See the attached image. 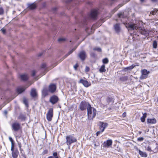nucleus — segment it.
Here are the masks:
<instances>
[{"mask_svg": "<svg viewBox=\"0 0 158 158\" xmlns=\"http://www.w3.org/2000/svg\"><path fill=\"white\" fill-rule=\"evenodd\" d=\"M87 115L89 120H92L96 114L97 111L94 108L91 106L87 108Z\"/></svg>", "mask_w": 158, "mask_h": 158, "instance_id": "f257e3e1", "label": "nucleus"}, {"mask_svg": "<svg viewBox=\"0 0 158 158\" xmlns=\"http://www.w3.org/2000/svg\"><path fill=\"white\" fill-rule=\"evenodd\" d=\"M66 143L67 145L70 147L71 144L77 141V139L73 136L70 135L66 137Z\"/></svg>", "mask_w": 158, "mask_h": 158, "instance_id": "f03ea898", "label": "nucleus"}, {"mask_svg": "<svg viewBox=\"0 0 158 158\" xmlns=\"http://www.w3.org/2000/svg\"><path fill=\"white\" fill-rule=\"evenodd\" d=\"M126 27L128 28L129 30H137L139 29V27L137 25L133 23H124Z\"/></svg>", "mask_w": 158, "mask_h": 158, "instance_id": "7ed1b4c3", "label": "nucleus"}, {"mask_svg": "<svg viewBox=\"0 0 158 158\" xmlns=\"http://www.w3.org/2000/svg\"><path fill=\"white\" fill-rule=\"evenodd\" d=\"M11 127L12 130L15 131H17L21 128L20 123L16 121L11 124Z\"/></svg>", "mask_w": 158, "mask_h": 158, "instance_id": "20e7f679", "label": "nucleus"}, {"mask_svg": "<svg viewBox=\"0 0 158 158\" xmlns=\"http://www.w3.org/2000/svg\"><path fill=\"white\" fill-rule=\"evenodd\" d=\"M91 106L88 102L85 101H82L80 103L79 105V108L81 111H83L86 110V108L87 110L88 107H89Z\"/></svg>", "mask_w": 158, "mask_h": 158, "instance_id": "39448f33", "label": "nucleus"}, {"mask_svg": "<svg viewBox=\"0 0 158 158\" xmlns=\"http://www.w3.org/2000/svg\"><path fill=\"white\" fill-rule=\"evenodd\" d=\"M77 56L81 61H84L85 60L87 56L85 52L82 50L79 52Z\"/></svg>", "mask_w": 158, "mask_h": 158, "instance_id": "423d86ee", "label": "nucleus"}, {"mask_svg": "<svg viewBox=\"0 0 158 158\" xmlns=\"http://www.w3.org/2000/svg\"><path fill=\"white\" fill-rule=\"evenodd\" d=\"M53 116V110L52 108H50L46 114L47 119L48 121H51Z\"/></svg>", "mask_w": 158, "mask_h": 158, "instance_id": "0eeeda50", "label": "nucleus"}, {"mask_svg": "<svg viewBox=\"0 0 158 158\" xmlns=\"http://www.w3.org/2000/svg\"><path fill=\"white\" fill-rule=\"evenodd\" d=\"M100 129L102 131V132H103L105 128L108 126V124L106 123L100 121L99 124Z\"/></svg>", "mask_w": 158, "mask_h": 158, "instance_id": "6e6552de", "label": "nucleus"}, {"mask_svg": "<svg viewBox=\"0 0 158 158\" xmlns=\"http://www.w3.org/2000/svg\"><path fill=\"white\" fill-rule=\"evenodd\" d=\"M59 100V98L56 95H53L50 98L49 102L53 105L56 103Z\"/></svg>", "mask_w": 158, "mask_h": 158, "instance_id": "1a4fd4ad", "label": "nucleus"}, {"mask_svg": "<svg viewBox=\"0 0 158 158\" xmlns=\"http://www.w3.org/2000/svg\"><path fill=\"white\" fill-rule=\"evenodd\" d=\"M56 85L55 84H51L48 86L49 92L51 93H54L56 89Z\"/></svg>", "mask_w": 158, "mask_h": 158, "instance_id": "9d476101", "label": "nucleus"}, {"mask_svg": "<svg viewBox=\"0 0 158 158\" xmlns=\"http://www.w3.org/2000/svg\"><path fill=\"white\" fill-rule=\"evenodd\" d=\"M112 144V141L111 139H109L104 142L103 143V147L105 148H108L111 146Z\"/></svg>", "mask_w": 158, "mask_h": 158, "instance_id": "9b49d317", "label": "nucleus"}, {"mask_svg": "<svg viewBox=\"0 0 158 158\" xmlns=\"http://www.w3.org/2000/svg\"><path fill=\"white\" fill-rule=\"evenodd\" d=\"M79 83H81L85 87H87L90 85V83L89 82L87 81L81 79H80L79 81Z\"/></svg>", "mask_w": 158, "mask_h": 158, "instance_id": "f8f14e48", "label": "nucleus"}, {"mask_svg": "<svg viewBox=\"0 0 158 158\" xmlns=\"http://www.w3.org/2000/svg\"><path fill=\"white\" fill-rule=\"evenodd\" d=\"M98 14V11L96 10H94L91 11V14L90 15V17L92 19H95Z\"/></svg>", "mask_w": 158, "mask_h": 158, "instance_id": "ddd939ff", "label": "nucleus"}, {"mask_svg": "<svg viewBox=\"0 0 158 158\" xmlns=\"http://www.w3.org/2000/svg\"><path fill=\"white\" fill-rule=\"evenodd\" d=\"M148 73V72L146 69H144L142 71V75L140 77V79H143L146 78L147 76V75Z\"/></svg>", "mask_w": 158, "mask_h": 158, "instance_id": "4468645a", "label": "nucleus"}, {"mask_svg": "<svg viewBox=\"0 0 158 158\" xmlns=\"http://www.w3.org/2000/svg\"><path fill=\"white\" fill-rule=\"evenodd\" d=\"M114 28L117 33H119L121 31L120 24L119 23H116L114 26Z\"/></svg>", "mask_w": 158, "mask_h": 158, "instance_id": "2eb2a0df", "label": "nucleus"}, {"mask_svg": "<svg viewBox=\"0 0 158 158\" xmlns=\"http://www.w3.org/2000/svg\"><path fill=\"white\" fill-rule=\"evenodd\" d=\"M21 79L24 81L27 80L29 78L28 75L26 74H23L20 76Z\"/></svg>", "mask_w": 158, "mask_h": 158, "instance_id": "dca6fc26", "label": "nucleus"}, {"mask_svg": "<svg viewBox=\"0 0 158 158\" xmlns=\"http://www.w3.org/2000/svg\"><path fill=\"white\" fill-rule=\"evenodd\" d=\"M31 96L33 98H35L37 96V94L36 90L35 89H32L31 92Z\"/></svg>", "mask_w": 158, "mask_h": 158, "instance_id": "f3484780", "label": "nucleus"}, {"mask_svg": "<svg viewBox=\"0 0 158 158\" xmlns=\"http://www.w3.org/2000/svg\"><path fill=\"white\" fill-rule=\"evenodd\" d=\"M12 156L13 158H16L17 157L19 154V151L17 149L15 150L12 151Z\"/></svg>", "mask_w": 158, "mask_h": 158, "instance_id": "a211bd4d", "label": "nucleus"}, {"mask_svg": "<svg viewBox=\"0 0 158 158\" xmlns=\"http://www.w3.org/2000/svg\"><path fill=\"white\" fill-rule=\"evenodd\" d=\"M77 47L76 48H73L71 50H70L67 54H66L65 56L63 57V58L61 59V61L63 60L64 59L67 57L68 56L71 54L76 49Z\"/></svg>", "mask_w": 158, "mask_h": 158, "instance_id": "6ab92c4d", "label": "nucleus"}, {"mask_svg": "<svg viewBox=\"0 0 158 158\" xmlns=\"http://www.w3.org/2000/svg\"><path fill=\"white\" fill-rule=\"evenodd\" d=\"M27 87H22L18 88L17 89V92L19 94H21L23 92Z\"/></svg>", "mask_w": 158, "mask_h": 158, "instance_id": "aec40b11", "label": "nucleus"}, {"mask_svg": "<svg viewBox=\"0 0 158 158\" xmlns=\"http://www.w3.org/2000/svg\"><path fill=\"white\" fill-rule=\"evenodd\" d=\"M48 91H49L48 89L46 87L44 88L42 91L43 95L45 97L46 96L48 95Z\"/></svg>", "mask_w": 158, "mask_h": 158, "instance_id": "412c9836", "label": "nucleus"}, {"mask_svg": "<svg viewBox=\"0 0 158 158\" xmlns=\"http://www.w3.org/2000/svg\"><path fill=\"white\" fill-rule=\"evenodd\" d=\"M106 101L108 104L112 103L111 104H112L114 102V99L112 98L109 97L106 98Z\"/></svg>", "mask_w": 158, "mask_h": 158, "instance_id": "4be33fe9", "label": "nucleus"}, {"mask_svg": "<svg viewBox=\"0 0 158 158\" xmlns=\"http://www.w3.org/2000/svg\"><path fill=\"white\" fill-rule=\"evenodd\" d=\"M137 150L139 151V154L142 157H147V155L145 152H143L140 150H138V149H137Z\"/></svg>", "mask_w": 158, "mask_h": 158, "instance_id": "5701e85b", "label": "nucleus"}, {"mask_svg": "<svg viewBox=\"0 0 158 158\" xmlns=\"http://www.w3.org/2000/svg\"><path fill=\"white\" fill-rule=\"evenodd\" d=\"M147 122L148 123L154 124L156 123V120L154 118L152 119L148 118L147 120Z\"/></svg>", "mask_w": 158, "mask_h": 158, "instance_id": "b1692460", "label": "nucleus"}, {"mask_svg": "<svg viewBox=\"0 0 158 158\" xmlns=\"http://www.w3.org/2000/svg\"><path fill=\"white\" fill-rule=\"evenodd\" d=\"M36 7V6L34 3L28 4V7L30 9L33 10L35 9Z\"/></svg>", "mask_w": 158, "mask_h": 158, "instance_id": "393cba45", "label": "nucleus"}, {"mask_svg": "<svg viewBox=\"0 0 158 158\" xmlns=\"http://www.w3.org/2000/svg\"><path fill=\"white\" fill-rule=\"evenodd\" d=\"M118 17L119 18H125L127 17V16L124 15L123 12H121L118 14Z\"/></svg>", "mask_w": 158, "mask_h": 158, "instance_id": "a878e982", "label": "nucleus"}, {"mask_svg": "<svg viewBox=\"0 0 158 158\" xmlns=\"http://www.w3.org/2000/svg\"><path fill=\"white\" fill-rule=\"evenodd\" d=\"M105 65L104 64L102 65L99 69V72L101 73L105 72L106 71V69H105Z\"/></svg>", "mask_w": 158, "mask_h": 158, "instance_id": "bb28decb", "label": "nucleus"}, {"mask_svg": "<svg viewBox=\"0 0 158 158\" xmlns=\"http://www.w3.org/2000/svg\"><path fill=\"white\" fill-rule=\"evenodd\" d=\"M26 117L24 115L22 114H20L18 117V118L21 120V121L24 120Z\"/></svg>", "mask_w": 158, "mask_h": 158, "instance_id": "cd10ccee", "label": "nucleus"}, {"mask_svg": "<svg viewBox=\"0 0 158 158\" xmlns=\"http://www.w3.org/2000/svg\"><path fill=\"white\" fill-rule=\"evenodd\" d=\"M147 117V113H145L143 114V116L141 118L140 120L142 122H144L145 120V118Z\"/></svg>", "mask_w": 158, "mask_h": 158, "instance_id": "c85d7f7f", "label": "nucleus"}, {"mask_svg": "<svg viewBox=\"0 0 158 158\" xmlns=\"http://www.w3.org/2000/svg\"><path fill=\"white\" fill-rule=\"evenodd\" d=\"M102 62L104 64H107L109 62V60L107 58H105L102 60Z\"/></svg>", "mask_w": 158, "mask_h": 158, "instance_id": "c756f323", "label": "nucleus"}, {"mask_svg": "<svg viewBox=\"0 0 158 158\" xmlns=\"http://www.w3.org/2000/svg\"><path fill=\"white\" fill-rule=\"evenodd\" d=\"M23 102L24 104L27 107L28 106L27 100L25 98H24Z\"/></svg>", "mask_w": 158, "mask_h": 158, "instance_id": "7c9ffc66", "label": "nucleus"}, {"mask_svg": "<svg viewBox=\"0 0 158 158\" xmlns=\"http://www.w3.org/2000/svg\"><path fill=\"white\" fill-rule=\"evenodd\" d=\"M153 48H156L157 47V43L156 41H153Z\"/></svg>", "mask_w": 158, "mask_h": 158, "instance_id": "2f4dec72", "label": "nucleus"}, {"mask_svg": "<svg viewBox=\"0 0 158 158\" xmlns=\"http://www.w3.org/2000/svg\"><path fill=\"white\" fill-rule=\"evenodd\" d=\"M94 50L97 51L98 52H101L102 51V50L101 48H93Z\"/></svg>", "mask_w": 158, "mask_h": 158, "instance_id": "473e14b6", "label": "nucleus"}, {"mask_svg": "<svg viewBox=\"0 0 158 158\" xmlns=\"http://www.w3.org/2000/svg\"><path fill=\"white\" fill-rule=\"evenodd\" d=\"M135 66V65L133 66V65H131L128 67H127L125 68V69H127L128 70H131V69H133Z\"/></svg>", "mask_w": 158, "mask_h": 158, "instance_id": "72a5a7b5", "label": "nucleus"}, {"mask_svg": "<svg viewBox=\"0 0 158 158\" xmlns=\"http://www.w3.org/2000/svg\"><path fill=\"white\" fill-rule=\"evenodd\" d=\"M58 41L59 42L64 41L65 40V39L64 38H60L58 39Z\"/></svg>", "mask_w": 158, "mask_h": 158, "instance_id": "f704fd0d", "label": "nucleus"}, {"mask_svg": "<svg viewBox=\"0 0 158 158\" xmlns=\"http://www.w3.org/2000/svg\"><path fill=\"white\" fill-rule=\"evenodd\" d=\"M119 8V7H116L112 11V14H114L115 12Z\"/></svg>", "mask_w": 158, "mask_h": 158, "instance_id": "c9c22d12", "label": "nucleus"}, {"mask_svg": "<svg viewBox=\"0 0 158 158\" xmlns=\"http://www.w3.org/2000/svg\"><path fill=\"white\" fill-rule=\"evenodd\" d=\"M142 31H141L140 33L142 34H143L145 35L146 34V31L145 30H143L142 29H141Z\"/></svg>", "mask_w": 158, "mask_h": 158, "instance_id": "e433bc0d", "label": "nucleus"}, {"mask_svg": "<svg viewBox=\"0 0 158 158\" xmlns=\"http://www.w3.org/2000/svg\"><path fill=\"white\" fill-rule=\"evenodd\" d=\"M4 13V10L2 7H0V15H2Z\"/></svg>", "mask_w": 158, "mask_h": 158, "instance_id": "4c0bfd02", "label": "nucleus"}, {"mask_svg": "<svg viewBox=\"0 0 158 158\" xmlns=\"http://www.w3.org/2000/svg\"><path fill=\"white\" fill-rule=\"evenodd\" d=\"M89 68L87 66H86L85 68V72H89Z\"/></svg>", "mask_w": 158, "mask_h": 158, "instance_id": "58836bf2", "label": "nucleus"}, {"mask_svg": "<svg viewBox=\"0 0 158 158\" xmlns=\"http://www.w3.org/2000/svg\"><path fill=\"white\" fill-rule=\"evenodd\" d=\"M78 66V64L77 63H76L75 65H74L73 67L75 70H77V68Z\"/></svg>", "mask_w": 158, "mask_h": 158, "instance_id": "ea45409f", "label": "nucleus"}, {"mask_svg": "<svg viewBox=\"0 0 158 158\" xmlns=\"http://www.w3.org/2000/svg\"><path fill=\"white\" fill-rule=\"evenodd\" d=\"M144 139V138L143 137H140L139 138H137V140L138 141H142Z\"/></svg>", "mask_w": 158, "mask_h": 158, "instance_id": "a19ab883", "label": "nucleus"}, {"mask_svg": "<svg viewBox=\"0 0 158 158\" xmlns=\"http://www.w3.org/2000/svg\"><path fill=\"white\" fill-rule=\"evenodd\" d=\"M14 143H12L11 144V150L12 151H14Z\"/></svg>", "mask_w": 158, "mask_h": 158, "instance_id": "79ce46f5", "label": "nucleus"}, {"mask_svg": "<svg viewBox=\"0 0 158 158\" xmlns=\"http://www.w3.org/2000/svg\"><path fill=\"white\" fill-rule=\"evenodd\" d=\"M146 149L147 150L150 152L152 151L151 148L149 146L147 147V148H146Z\"/></svg>", "mask_w": 158, "mask_h": 158, "instance_id": "37998d69", "label": "nucleus"}, {"mask_svg": "<svg viewBox=\"0 0 158 158\" xmlns=\"http://www.w3.org/2000/svg\"><path fill=\"white\" fill-rule=\"evenodd\" d=\"M9 140L11 142V144L12 143H14V141L11 137H9Z\"/></svg>", "mask_w": 158, "mask_h": 158, "instance_id": "c03bdc74", "label": "nucleus"}, {"mask_svg": "<svg viewBox=\"0 0 158 158\" xmlns=\"http://www.w3.org/2000/svg\"><path fill=\"white\" fill-rule=\"evenodd\" d=\"M46 66V64H45L44 63L42 65L41 68H45Z\"/></svg>", "mask_w": 158, "mask_h": 158, "instance_id": "a18cd8bd", "label": "nucleus"}, {"mask_svg": "<svg viewBox=\"0 0 158 158\" xmlns=\"http://www.w3.org/2000/svg\"><path fill=\"white\" fill-rule=\"evenodd\" d=\"M20 152L22 154V156L24 155V153L23 152V149L22 148H20Z\"/></svg>", "mask_w": 158, "mask_h": 158, "instance_id": "49530a36", "label": "nucleus"}, {"mask_svg": "<svg viewBox=\"0 0 158 158\" xmlns=\"http://www.w3.org/2000/svg\"><path fill=\"white\" fill-rule=\"evenodd\" d=\"M1 31L3 34H5L6 32V30L2 28L1 30Z\"/></svg>", "mask_w": 158, "mask_h": 158, "instance_id": "de8ad7c7", "label": "nucleus"}, {"mask_svg": "<svg viewBox=\"0 0 158 158\" xmlns=\"http://www.w3.org/2000/svg\"><path fill=\"white\" fill-rule=\"evenodd\" d=\"M53 155L55 157L58 156L57 152H54L53 153Z\"/></svg>", "mask_w": 158, "mask_h": 158, "instance_id": "09e8293b", "label": "nucleus"}, {"mask_svg": "<svg viewBox=\"0 0 158 158\" xmlns=\"http://www.w3.org/2000/svg\"><path fill=\"white\" fill-rule=\"evenodd\" d=\"M48 152V151L47 150H44L43 152V154H44H44H47Z\"/></svg>", "mask_w": 158, "mask_h": 158, "instance_id": "8fccbe9b", "label": "nucleus"}, {"mask_svg": "<svg viewBox=\"0 0 158 158\" xmlns=\"http://www.w3.org/2000/svg\"><path fill=\"white\" fill-rule=\"evenodd\" d=\"M102 132V131L101 130L100 131H98L96 133V135L97 136H98L100 133H101V132Z\"/></svg>", "mask_w": 158, "mask_h": 158, "instance_id": "3c124183", "label": "nucleus"}, {"mask_svg": "<svg viewBox=\"0 0 158 158\" xmlns=\"http://www.w3.org/2000/svg\"><path fill=\"white\" fill-rule=\"evenodd\" d=\"M14 98H15V97H11L10 98H9V100H8V102H10V101H11L13 99H14Z\"/></svg>", "mask_w": 158, "mask_h": 158, "instance_id": "603ef678", "label": "nucleus"}, {"mask_svg": "<svg viewBox=\"0 0 158 158\" xmlns=\"http://www.w3.org/2000/svg\"><path fill=\"white\" fill-rule=\"evenodd\" d=\"M155 13L153 11H152L150 12V14H152L153 15H155Z\"/></svg>", "mask_w": 158, "mask_h": 158, "instance_id": "864d4df0", "label": "nucleus"}, {"mask_svg": "<svg viewBox=\"0 0 158 158\" xmlns=\"http://www.w3.org/2000/svg\"><path fill=\"white\" fill-rule=\"evenodd\" d=\"M36 73V72L35 71H33L32 72V76H34Z\"/></svg>", "mask_w": 158, "mask_h": 158, "instance_id": "5fc2aeb1", "label": "nucleus"}, {"mask_svg": "<svg viewBox=\"0 0 158 158\" xmlns=\"http://www.w3.org/2000/svg\"><path fill=\"white\" fill-rule=\"evenodd\" d=\"M73 0H66V3H69L71 2Z\"/></svg>", "mask_w": 158, "mask_h": 158, "instance_id": "6e6d98bb", "label": "nucleus"}, {"mask_svg": "<svg viewBox=\"0 0 158 158\" xmlns=\"http://www.w3.org/2000/svg\"><path fill=\"white\" fill-rule=\"evenodd\" d=\"M18 144L19 149H20V148H21V143H18Z\"/></svg>", "mask_w": 158, "mask_h": 158, "instance_id": "4d7b16f0", "label": "nucleus"}, {"mask_svg": "<svg viewBox=\"0 0 158 158\" xmlns=\"http://www.w3.org/2000/svg\"><path fill=\"white\" fill-rule=\"evenodd\" d=\"M158 11V10L157 9H154L153 11L155 13Z\"/></svg>", "mask_w": 158, "mask_h": 158, "instance_id": "13d9d810", "label": "nucleus"}, {"mask_svg": "<svg viewBox=\"0 0 158 158\" xmlns=\"http://www.w3.org/2000/svg\"><path fill=\"white\" fill-rule=\"evenodd\" d=\"M123 5V4H120L118 5L117 7H119V8Z\"/></svg>", "mask_w": 158, "mask_h": 158, "instance_id": "bf43d9fd", "label": "nucleus"}, {"mask_svg": "<svg viewBox=\"0 0 158 158\" xmlns=\"http://www.w3.org/2000/svg\"><path fill=\"white\" fill-rule=\"evenodd\" d=\"M94 147H98V146H99V144H96L95 143H94Z\"/></svg>", "mask_w": 158, "mask_h": 158, "instance_id": "052dcab7", "label": "nucleus"}, {"mask_svg": "<svg viewBox=\"0 0 158 158\" xmlns=\"http://www.w3.org/2000/svg\"><path fill=\"white\" fill-rule=\"evenodd\" d=\"M126 112H124L123 113V117H125L126 116Z\"/></svg>", "mask_w": 158, "mask_h": 158, "instance_id": "680f3d73", "label": "nucleus"}, {"mask_svg": "<svg viewBox=\"0 0 158 158\" xmlns=\"http://www.w3.org/2000/svg\"><path fill=\"white\" fill-rule=\"evenodd\" d=\"M7 112L6 110H5L4 112V114H5V115H6V114H7Z\"/></svg>", "mask_w": 158, "mask_h": 158, "instance_id": "e2e57ef3", "label": "nucleus"}, {"mask_svg": "<svg viewBox=\"0 0 158 158\" xmlns=\"http://www.w3.org/2000/svg\"><path fill=\"white\" fill-rule=\"evenodd\" d=\"M43 54V53H40L39 55H38V56H41Z\"/></svg>", "mask_w": 158, "mask_h": 158, "instance_id": "0e129e2a", "label": "nucleus"}, {"mask_svg": "<svg viewBox=\"0 0 158 158\" xmlns=\"http://www.w3.org/2000/svg\"><path fill=\"white\" fill-rule=\"evenodd\" d=\"M141 2H144V0H139Z\"/></svg>", "mask_w": 158, "mask_h": 158, "instance_id": "69168bd1", "label": "nucleus"}, {"mask_svg": "<svg viewBox=\"0 0 158 158\" xmlns=\"http://www.w3.org/2000/svg\"><path fill=\"white\" fill-rule=\"evenodd\" d=\"M48 158H54L52 156H50L48 157Z\"/></svg>", "mask_w": 158, "mask_h": 158, "instance_id": "338daca9", "label": "nucleus"}, {"mask_svg": "<svg viewBox=\"0 0 158 158\" xmlns=\"http://www.w3.org/2000/svg\"><path fill=\"white\" fill-rule=\"evenodd\" d=\"M91 55H92L93 56H94V54L93 53H91Z\"/></svg>", "mask_w": 158, "mask_h": 158, "instance_id": "774afa93", "label": "nucleus"}]
</instances>
